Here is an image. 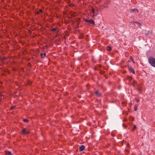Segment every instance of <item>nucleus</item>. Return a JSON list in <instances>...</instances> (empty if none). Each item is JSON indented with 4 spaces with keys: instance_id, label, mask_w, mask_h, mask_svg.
I'll list each match as a JSON object with an SVG mask.
<instances>
[{
    "instance_id": "obj_1",
    "label": "nucleus",
    "mask_w": 155,
    "mask_h": 155,
    "mask_svg": "<svg viewBox=\"0 0 155 155\" xmlns=\"http://www.w3.org/2000/svg\"><path fill=\"white\" fill-rule=\"evenodd\" d=\"M149 63L152 66L155 68V59L152 57H150L148 59Z\"/></svg>"
},
{
    "instance_id": "obj_2",
    "label": "nucleus",
    "mask_w": 155,
    "mask_h": 155,
    "mask_svg": "<svg viewBox=\"0 0 155 155\" xmlns=\"http://www.w3.org/2000/svg\"><path fill=\"white\" fill-rule=\"evenodd\" d=\"M22 133L24 134H28L30 133V131L26 128L23 129L21 131Z\"/></svg>"
},
{
    "instance_id": "obj_3",
    "label": "nucleus",
    "mask_w": 155,
    "mask_h": 155,
    "mask_svg": "<svg viewBox=\"0 0 155 155\" xmlns=\"http://www.w3.org/2000/svg\"><path fill=\"white\" fill-rule=\"evenodd\" d=\"M128 69L129 71L130 72L132 73L133 74H135V71H134V69L132 67H131L129 65H128Z\"/></svg>"
},
{
    "instance_id": "obj_4",
    "label": "nucleus",
    "mask_w": 155,
    "mask_h": 155,
    "mask_svg": "<svg viewBox=\"0 0 155 155\" xmlns=\"http://www.w3.org/2000/svg\"><path fill=\"white\" fill-rule=\"evenodd\" d=\"M95 93L97 97H98L101 96V94L98 91H95Z\"/></svg>"
},
{
    "instance_id": "obj_5",
    "label": "nucleus",
    "mask_w": 155,
    "mask_h": 155,
    "mask_svg": "<svg viewBox=\"0 0 155 155\" xmlns=\"http://www.w3.org/2000/svg\"><path fill=\"white\" fill-rule=\"evenodd\" d=\"M85 148V146L84 145H81L79 147V150L80 151H83Z\"/></svg>"
},
{
    "instance_id": "obj_6",
    "label": "nucleus",
    "mask_w": 155,
    "mask_h": 155,
    "mask_svg": "<svg viewBox=\"0 0 155 155\" xmlns=\"http://www.w3.org/2000/svg\"><path fill=\"white\" fill-rule=\"evenodd\" d=\"M134 11H137V12H138V10L137 9H131L130 10V12L131 13H133L134 12Z\"/></svg>"
},
{
    "instance_id": "obj_7",
    "label": "nucleus",
    "mask_w": 155,
    "mask_h": 155,
    "mask_svg": "<svg viewBox=\"0 0 155 155\" xmlns=\"http://www.w3.org/2000/svg\"><path fill=\"white\" fill-rule=\"evenodd\" d=\"M46 55V54L45 52L43 54V53H41L40 54V56L42 58H44L45 56Z\"/></svg>"
},
{
    "instance_id": "obj_8",
    "label": "nucleus",
    "mask_w": 155,
    "mask_h": 155,
    "mask_svg": "<svg viewBox=\"0 0 155 155\" xmlns=\"http://www.w3.org/2000/svg\"><path fill=\"white\" fill-rule=\"evenodd\" d=\"M51 31H54V32H57L58 31V30H57L56 28H52Z\"/></svg>"
},
{
    "instance_id": "obj_9",
    "label": "nucleus",
    "mask_w": 155,
    "mask_h": 155,
    "mask_svg": "<svg viewBox=\"0 0 155 155\" xmlns=\"http://www.w3.org/2000/svg\"><path fill=\"white\" fill-rule=\"evenodd\" d=\"M89 23L91 24H94V22L93 21V20H90L89 21V22H88Z\"/></svg>"
},
{
    "instance_id": "obj_10",
    "label": "nucleus",
    "mask_w": 155,
    "mask_h": 155,
    "mask_svg": "<svg viewBox=\"0 0 155 155\" xmlns=\"http://www.w3.org/2000/svg\"><path fill=\"white\" fill-rule=\"evenodd\" d=\"M111 47L107 46V50L108 51H110L111 50Z\"/></svg>"
},
{
    "instance_id": "obj_11",
    "label": "nucleus",
    "mask_w": 155,
    "mask_h": 155,
    "mask_svg": "<svg viewBox=\"0 0 155 155\" xmlns=\"http://www.w3.org/2000/svg\"><path fill=\"white\" fill-rule=\"evenodd\" d=\"M6 155H13L10 151H8L6 153Z\"/></svg>"
},
{
    "instance_id": "obj_12",
    "label": "nucleus",
    "mask_w": 155,
    "mask_h": 155,
    "mask_svg": "<svg viewBox=\"0 0 155 155\" xmlns=\"http://www.w3.org/2000/svg\"><path fill=\"white\" fill-rule=\"evenodd\" d=\"M138 107V105L137 104L135 105L134 107V110L135 111H136L137 110V108Z\"/></svg>"
},
{
    "instance_id": "obj_13",
    "label": "nucleus",
    "mask_w": 155,
    "mask_h": 155,
    "mask_svg": "<svg viewBox=\"0 0 155 155\" xmlns=\"http://www.w3.org/2000/svg\"><path fill=\"white\" fill-rule=\"evenodd\" d=\"M69 6L71 8H73L75 6V5L71 3V4L69 5Z\"/></svg>"
},
{
    "instance_id": "obj_14",
    "label": "nucleus",
    "mask_w": 155,
    "mask_h": 155,
    "mask_svg": "<svg viewBox=\"0 0 155 155\" xmlns=\"http://www.w3.org/2000/svg\"><path fill=\"white\" fill-rule=\"evenodd\" d=\"M91 11L90 13H94L95 11V9L93 7H91Z\"/></svg>"
},
{
    "instance_id": "obj_15",
    "label": "nucleus",
    "mask_w": 155,
    "mask_h": 155,
    "mask_svg": "<svg viewBox=\"0 0 155 155\" xmlns=\"http://www.w3.org/2000/svg\"><path fill=\"white\" fill-rule=\"evenodd\" d=\"M128 78L130 81L133 78L131 76H128Z\"/></svg>"
},
{
    "instance_id": "obj_16",
    "label": "nucleus",
    "mask_w": 155,
    "mask_h": 155,
    "mask_svg": "<svg viewBox=\"0 0 155 155\" xmlns=\"http://www.w3.org/2000/svg\"><path fill=\"white\" fill-rule=\"evenodd\" d=\"M5 59V58H0V60L2 61L3 62V60Z\"/></svg>"
},
{
    "instance_id": "obj_17",
    "label": "nucleus",
    "mask_w": 155,
    "mask_h": 155,
    "mask_svg": "<svg viewBox=\"0 0 155 155\" xmlns=\"http://www.w3.org/2000/svg\"><path fill=\"white\" fill-rule=\"evenodd\" d=\"M136 128V127L135 125H134L133 128L132 130V131H134Z\"/></svg>"
},
{
    "instance_id": "obj_18",
    "label": "nucleus",
    "mask_w": 155,
    "mask_h": 155,
    "mask_svg": "<svg viewBox=\"0 0 155 155\" xmlns=\"http://www.w3.org/2000/svg\"><path fill=\"white\" fill-rule=\"evenodd\" d=\"M23 121L25 122H28V120L27 119H24L23 120Z\"/></svg>"
},
{
    "instance_id": "obj_19",
    "label": "nucleus",
    "mask_w": 155,
    "mask_h": 155,
    "mask_svg": "<svg viewBox=\"0 0 155 155\" xmlns=\"http://www.w3.org/2000/svg\"><path fill=\"white\" fill-rule=\"evenodd\" d=\"M130 60H131L132 61H133V58L132 56L130 57Z\"/></svg>"
},
{
    "instance_id": "obj_20",
    "label": "nucleus",
    "mask_w": 155,
    "mask_h": 155,
    "mask_svg": "<svg viewBox=\"0 0 155 155\" xmlns=\"http://www.w3.org/2000/svg\"><path fill=\"white\" fill-rule=\"evenodd\" d=\"M135 23L137 24H138L139 25H141V24L138 22L135 21Z\"/></svg>"
},
{
    "instance_id": "obj_21",
    "label": "nucleus",
    "mask_w": 155,
    "mask_h": 155,
    "mask_svg": "<svg viewBox=\"0 0 155 155\" xmlns=\"http://www.w3.org/2000/svg\"><path fill=\"white\" fill-rule=\"evenodd\" d=\"M122 104H123L124 105H125L126 104V102L125 101H123L122 102Z\"/></svg>"
},
{
    "instance_id": "obj_22",
    "label": "nucleus",
    "mask_w": 155,
    "mask_h": 155,
    "mask_svg": "<svg viewBox=\"0 0 155 155\" xmlns=\"http://www.w3.org/2000/svg\"><path fill=\"white\" fill-rule=\"evenodd\" d=\"M135 100L138 103L139 101V100L138 99L135 98Z\"/></svg>"
},
{
    "instance_id": "obj_23",
    "label": "nucleus",
    "mask_w": 155,
    "mask_h": 155,
    "mask_svg": "<svg viewBox=\"0 0 155 155\" xmlns=\"http://www.w3.org/2000/svg\"><path fill=\"white\" fill-rule=\"evenodd\" d=\"M15 106H12L11 107V110H13L15 108Z\"/></svg>"
},
{
    "instance_id": "obj_24",
    "label": "nucleus",
    "mask_w": 155,
    "mask_h": 155,
    "mask_svg": "<svg viewBox=\"0 0 155 155\" xmlns=\"http://www.w3.org/2000/svg\"><path fill=\"white\" fill-rule=\"evenodd\" d=\"M39 12H41V13H43V12H42V11L41 9H40L39 10Z\"/></svg>"
},
{
    "instance_id": "obj_25",
    "label": "nucleus",
    "mask_w": 155,
    "mask_h": 155,
    "mask_svg": "<svg viewBox=\"0 0 155 155\" xmlns=\"http://www.w3.org/2000/svg\"><path fill=\"white\" fill-rule=\"evenodd\" d=\"M89 20L88 19H86V20H85V21H86V22H89Z\"/></svg>"
},
{
    "instance_id": "obj_26",
    "label": "nucleus",
    "mask_w": 155,
    "mask_h": 155,
    "mask_svg": "<svg viewBox=\"0 0 155 155\" xmlns=\"http://www.w3.org/2000/svg\"><path fill=\"white\" fill-rule=\"evenodd\" d=\"M134 82V84L136 83V81L135 80L134 81V82Z\"/></svg>"
},
{
    "instance_id": "obj_27",
    "label": "nucleus",
    "mask_w": 155,
    "mask_h": 155,
    "mask_svg": "<svg viewBox=\"0 0 155 155\" xmlns=\"http://www.w3.org/2000/svg\"><path fill=\"white\" fill-rule=\"evenodd\" d=\"M39 12H36V14H37V15H38L39 14Z\"/></svg>"
},
{
    "instance_id": "obj_28",
    "label": "nucleus",
    "mask_w": 155,
    "mask_h": 155,
    "mask_svg": "<svg viewBox=\"0 0 155 155\" xmlns=\"http://www.w3.org/2000/svg\"><path fill=\"white\" fill-rule=\"evenodd\" d=\"M130 62V61L129 60V61H128L127 63H128V62Z\"/></svg>"
},
{
    "instance_id": "obj_29",
    "label": "nucleus",
    "mask_w": 155,
    "mask_h": 155,
    "mask_svg": "<svg viewBox=\"0 0 155 155\" xmlns=\"http://www.w3.org/2000/svg\"><path fill=\"white\" fill-rule=\"evenodd\" d=\"M134 63H135V62L133 60V61H132Z\"/></svg>"
},
{
    "instance_id": "obj_30",
    "label": "nucleus",
    "mask_w": 155,
    "mask_h": 155,
    "mask_svg": "<svg viewBox=\"0 0 155 155\" xmlns=\"http://www.w3.org/2000/svg\"><path fill=\"white\" fill-rule=\"evenodd\" d=\"M112 136H114V135H113V134H112Z\"/></svg>"
},
{
    "instance_id": "obj_31",
    "label": "nucleus",
    "mask_w": 155,
    "mask_h": 155,
    "mask_svg": "<svg viewBox=\"0 0 155 155\" xmlns=\"http://www.w3.org/2000/svg\"><path fill=\"white\" fill-rule=\"evenodd\" d=\"M129 143H128L127 144V146H128V145H129Z\"/></svg>"
}]
</instances>
